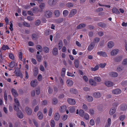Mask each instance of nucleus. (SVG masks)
<instances>
[{
	"mask_svg": "<svg viewBox=\"0 0 127 127\" xmlns=\"http://www.w3.org/2000/svg\"><path fill=\"white\" fill-rule=\"evenodd\" d=\"M52 13L49 10H46L44 12V16L47 18H51L52 15Z\"/></svg>",
	"mask_w": 127,
	"mask_h": 127,
	"instance_id": "1",
	"label": "nucleus"
},
{
	"mask_svg": "<svg viewBox=\"0 0 127 127\" xmlns=\"http://www.w3.org/2000/svg\"><path fill=\"white\" fill-rule=\"evenodd\" d=\"M77 12V11L75 9H73L71 10L69 15V17L71 18L74 16Z\"/></svg>",
	"mask_w": 127,
	"mask_h": 127,
	"instance_id": "2",
	"label": "nucleus"
},
{
	"mask_svg": "<svg viewBox=\"0 0 127 127\" xmlns=\"http://www.w3.org/2000/svg\"><path fill=\"white\" fill-rule=\"evenodd\" d=\"M15 72L17 76H20L21 78L22 77V74L20 72V68H16Z\"/></svg>",
	"mask_w": 127,
	"mask_h": 127,
	"instance_id": "3",
	"label": "nucleus"
},
{
	"mask_svg": "<svg viewBox=\"0 0 127 127\" xmlns=\"http://www.w3.org/2000/svg\"><path fill=\"white\" fill-rule=\"evenodd\" d=\"M57 2V0H49L48 3L49 5L53 6L56 5Z\"/></svg>",
	"mask_w": 127,
	"mask_h": 127,
	"instance_id": "4",
	"label": "nucleus"
},
{
	"mask_svg": "<svg viewBox=\"0 0 127 127\" xmlns=\"http://www.w3.org/2000/svg\"><path fill=\"white\" fill-rule=\"evenodd\" d=\"M121 92V90L119 89H114L112 91V94L115 95H118L120 94Z\"/></svg>",
	"mask_w": 127,
	"mask_h": 127,
	"instance_id": "5",
	"label": "nucleus"
},
{
	"mask_svg": "<svg viewBox=\"0 0 127 127\" xmlns=\"http://www.w3.org/2000/svg\"><path fill=\"white\" fill-rule=\"evenodd\" d=\"M37 84V81L36 79L32 80L30 82L31 86L33 87H35Z\"/></svg>",
	"mask_w": 127,
	"mask_h": 127,
	"instance_id": "6",
	"label": "nucleus"
},
{
	"mask_svg": "<svg viewBox=\"0 0 127 127\" xmlns=\"http://www.w3.org/2000/svg\"><path fill=\"white\" fill-rule=\"evenodd\" d=\"M117 70L118 71H121L126 70V68L123 65H119L117 68Z\"/></svg>",
	"mask_w": 127,
	"mask_h": 127,
	"instance_id": "7",
	"label": "nucleus"
},
{
	"mask_svg": "<svg viewBox=\"0 0 127 127\" xmlns=\"http://www.w3.org/2000/svg\"><path fill=\"white\" fill-rule=\"evenodd\" d=\"M89 81L90 84L93 86H95L97 85L96 82L93 79H90Z\"/></svg>",
	"mask_w": 127,
	"mask_h": 127,
	"instance_id": "8",
	"label": "nucleus"
},
{
	"mask_svg": "<svg viewBox=\"0 0 127 127\" xmlns=\"http://www.w3.org/2000/svg\"><path fill=\"white\" fill-rule=\"evenodd\" d=\"M93 96L96 98H100L101 96V94L100 92H95L93 94Z\"/></svg>",
	"mask_w": 127,
	"mask_h": 127,
	"instance_id": "9",
	"label": "nucleus"
},
{
	"mask_svg": "<svg viewBox=\"0 0 127 127\" xmlns=\"http://www.w3.org/2000/svg\"><path fill=\"white\" fill-rule=\"evenodd\" d=\"M67 101L69 104L71 105H74L76 103L75 100L71 98L68 99Z\"/></svg>",
	"mask_w": 127,
	"mask_h": 127,
	"instance_id": "10",
	"label": "nucleus"
},
{
	"mask_svg": "<svg viewBox=\"0 0 127 127\" xmlns=\"http://www.w3.org/2000/svg\"><path fill=\"white\" fill-rule=\"evenodd\" d=\"M109 74L110 77H115L118 76V73L116 72H111L109 73Z\"/></svg>",
	"mask_w": 127,
	"mask_h": 127,
	"instance_id": "11",
	"label": "nucleus"
},
{
	"mask_svg": "<svg viewBox=\"0 0 127 127\" xmlns=\"http://www.w3.org/2000/svg\"><path fill=\"white\" fill-rule=\"evenodd\" d=\"M119 50L117 49H114L111 52V55L112 56L116 55L119 52Z\"/></svg>",
	"mask_w": 127,
	"mask_h": 127,
	"instance_id": "12",
	"label": "nucleus"
},
{
	"mask_svg": "<svg viewBox=\"0 0 127 127\" xmlns=\"http://www.w3.org/2000/svg\"><path fill=\"white\" fill-rule=\"evenodd\" d=\"M52 53L53 55L55 56H57L59 53V52L58 49L56 48H53L52 50Z\"/></svg>",
	"mask_w": 127,
	"mask_h": 127,
	"instance_id": "13",
	"label": "nucleus"
},
{
	"mask_svg": "<svg viewBox=\"0 0 127 127\" xmlns=\"http://www.w3.org/2000/svg\"><path fill=\"white\" fill-rule=\"evenodd\" d=\"M25 111L27 114L31 115L32 113L31 109L28 107H26L25 108Z\"/></svg>",
	"mask_w": 127,
	"mask_h": 127,
	"instance_id": "14",
	"label": "nucleus"
},
{
	"mask_svg": "<svg viewBox=\"0 0 127 127\" xmlns=\"http://www.w3.org/2000/svg\"><path fill=\"white\" fill-rule=\"evenodd\" d=\"M114 42L112 41H110L108 42L107 43V47L109 48H111L114 46Z\"/></svg>",
	"mask_w": 127,
	"mask_h": 127,
	"instance_id": "15",
	"label": "nucleus"
},
{
	"mask_svg": "<svg viewBox=\"0 0 127 127\" xmlns=\"http://www.w3.org/2000/svg\"><path fill=\"white\" fill-rule=\"evenodd\" d=\"M105 85L108 87H111L113 85V83L110 81H106L105 82Z\"/></svg>",
	"mask_w": 127,
	"mask_h": 127,
	"instance_id": "16",
	"label": "nucleus"
},
{
	"mask_svg": "<svg viewBox=\"0 0 127 127\" xmlns=\"http://www.w3.org/2000/svg\"><path fill=\"white\" fill-rule=\"evenodd\" d=\"M112 11L113 13L117 14H120L118 9L115 7H113L112 9Z\"/></svg>",
	"mask_w": 127,
	"mask_h": 127,
	"instance_id": "17",
	"label": "nucleus"
},
{
	"mask_svg": "<svg viewBox=\"0 0 127 127\" xmlns=\"http://www.w3.org/2000/svg\"><path fill=\"white\" fill-rule=\"evenodd\" d=\"M40 8V12H41L45 7V4L44 3H41L39 6Z\"/></svg>",
	"mask_w": 127,
	"mask_h": 127,
	"instance_id": "18",
	"label": "nucleus"
},
{
	"mask_svg": "<svg viewBox=\"0 0 127 127\" xmlns=\"http://www.w3.org/2000/svg\"><path fill=\"white\" fill-rule=\"evenodd\" d=\"M97 54L100 56H102L103 57H106L107 56L105 52H98L97 53Z\"/></svg>",
	"mask_w": 127,
	"mask_h": 127,
	"instance_id": "19",
	"label": "nucleus"
},
{
	"mask_svg": "<svg viewBox=\"0 0 127 127\" xmlns=\"http://www.w3.org/2000/svg\"><path fill=\"white\" fill-rule=\"evenodd\" d=\"M66 107L65 105H63L60 107L59 110L61 113H63L66 110Z\"/></svg>",
	"mask_w": 127,
	"mask_h": 127,
	"instance_id": "20",
	"label": "nucleus"
},
{
	"mask_svg": "<svg viewBox=\"0 0 127 127\" xmlns=\"http://www.w3.org/2000/svg\"><path fill=\"white\" fill-rule=\"evenodd\" d=\"M67 86L69 87H70L72 86L73 84V81L70 79H67L66 82Z\"/></svg>",
	"mask_w": 127,
	"mask_h": 127,
	"instance_id": "21",
	"label": "nucleus"
},
{
	"mask_svg": "<svg viewBox=\"0 0 127 127\" xmlns=\"http://www.w3.org/2000/svg\"><path fill=\"white\" fill-rule=\"evenodd\" d=\"M32 11L34 13H37L39 12H40L39 9L37 7H34L32 9Z\"/></svg>",
	"mask_w": 127,
	"mask_h": 127,
	"instance_id": "22",
	"label": "nucleus"
},
{
	"mask_svg": "<svg viewBox=\"0 0 127 127\" xmlns=\"http://www.w3.org/2000/svg\"><path fill=\"white\" fill-rule=\"evenodd\" d=\"M86 98L87 100L89 102H92L93 100V97L90 96L88 95L86 96Z\"/></svg>",
	"mask_w": 127,
	"mask_h": 127,
	"instance_id": "23",
	"label": "nucleus"
},
{
	"mask_svg": "<svg viewBox=\"0 0 127 127\" xmlns=\"http://www.w3.org/2000/svg\"><path fill=\"white\" fill-rule=\"evenodd\" d=\"M37 116L39 119L42 120L43 118V115L41 112H38L37 114Z\"/></svg>",
	"mask_w": 127,
	"mask_h": 127,
	"instance_id": "24",
	"label": "nucleus"
},
{
	"mask_svg": "<svg viewBox=\"0 0 127 127\" xmlns=\"http://www.w3.org/2000/svg\"><path fill=\"white\" fill-rule=\"evenodd\" d=\"M60 117V115L59 113H56L55 114L54 116V119L55 120H59Z\"/></svg>",
	"mask_w": 127,
	"mask_h": 127,
	"instance_id": "25",
	"label": "nucleus"
},
{
	"mask_svg": "<svg viewBox=\"0 0 127 127\" xmlns=\"http://www.w3.org/2000/svg\"><path fill=\"white\" fill-rule=\"evenodd\" d=\"M86 26V25L85 24L82 23L79 24L77 27V29H81L83 28H84Z\"/></svg>",
	"mask_w": 127,
	"mask_h": 127,
	"instance_id": "26",
	"label": "nucleus"
},
{
	"mask_svg": "<svg viewBox=\"0 0 127 127\" xmlns=\"http://www.w3.org/2000/svg\"><path fill=\"white\" fill-rule=\"evenodd\" d=\"M18 117L19 118L22 119L23 118V113L21 111H19L17 113Z\"/></svg>",
	"mask_w": 127,
	"mask_h": 127,
	"instance_id": "27",
	"label": "nucleus"
},
{
	"mask_svg": "<svg viewBox=\"0 0 127 127\" xmlns=\"http://www.w3.org/2000/svg\"><path fill=\"white\" fill-rule=\"evenodd\" d=\"M12 93L15 97H16L18 96V94L17 91L14 89H12L11 90Z\"/></svg>",
	"mask_w": 127,
	"mask_h": 127,
	"instance_id": "28",
	"label": "nucleus"
},
{
	"mask_svg": "<svg viewBox=\"0 0 127 127\" xmlns=\"http://www.w3.org/2000/svg\"><path fill=\"white\" fill-rule=\"evenodd\" d=\"M94 46V43L93 42L91 43L88 47V50L90 51H91L93 48Z\"/></svg>",
	"mask_w": 127,
	"mask_h": 127,
	"instance_id": "29",
	"label": "nucleus"
},
{
	"mask_svg": "<svg viewBox=\"0 0 127 127\" xmlns=\"http://www.w3.org/2000/svg\"><path fill=\"white\" fill-rule=\"evenodd\" d=\"M116 109L115 108H112L110 110L109 113L111 115H113L116 112Z\"/></svg>",
	"mask_w": 127,
	"mask_h": 127,
	"instance_id": "30",
	"label": "nucleus"
},
{
	"mask_svg": "<svg viewBox=\"0 0 127 127\" xmlns=\"http://www.w3.org/2000/svg\"><path fill=\"white\" fill-rule=\"evenodd\" d=\"M122 57L121 56H118L114 58L115 61L117 62H119L121 61Z\"/></svg>",
	"mask_w": 127,
	"mask_h": 127,
	"instance_id": "31",
	"label": "nucleus"
},
{
	"mask_svg": "<svg viewBox=\"0 0 127 127\" xmlns=\"http://www.w3.org/2000/svg\"><path fill=\"white\" fill-rule=\"evenodd\" d=\"M54 14L56 17H59L60 15L59 11L58 10H56L54 11Z\"/></svg>",
	"mask_w": 127,
	"mask_h": 127,
	"instance_id": "32",
	"label": "nucleus"
},
{
	"mask_svg": "<svg viewBox=\"0 0 127 127\" xmlns=\"http://www.w3.org/2000/svg\"><path fill=\"white\" fill-rule=\"evenodd\" d=\"M127 107L125 104H122L120 106V109L122 111H125L127 109Z\"/></svg>",
	"mask_w": 127,
	"mask_h": 127,
	"instance_id": "33",
	"label": "nucleus"
},
{
	"mask_svg": "<svg viewBox=\"0 0 127 127\" xmlns=\"http://www.w3.org/2000/svg\"><path fill=\"white\" fill-rule=\"evenodd\" d=\"M38 73V68L36 67L34 68L33 71V75L34 76H36Z\"/></svg>",
	"mask_w": 127,
	"mask_h": 127,
	"instance_id": "34",
	"label": "nucleus"
},
{
	"mask_svg": "<svg viewBox=\"0 0 127 127\" xmlns=\"http://www.w3.org/2000/svg\"><path fill=\"white\" fill-rule=\"evenodd\" d=\"M69 110L71 113H73L74 112L75 110V108L73 107H69Z\"/></svg>",
	"mask_w": 127,
	"mask_h": 127,
	"instance_id": "35",
	"label": "nucleus"
},
{
	"mask_svg": "<svg viewBox=\"0 0 127 127\" xmlns=\"http://www.w3.org/2000/svg\"><path fill=\"white\" fill-rule=\"evenodd\" d=\"M66 6L68 8H71L74 6V4L71 2H69L66 4Z\"/></svg>",
	"mask_w": 127,
	"mask_h": 127,
	"instance_id": "36",
	"label": "nucleus"
},
{
	"mask_svg": "<svg viewBox=\"0 0 127 127\" xmlns=\"http://www.w3.org/2000/svg\"><path fill=\"white\" fill-rule=\"evenodd\" d=\"M1 49L4 50H5L7 49L8 50L10 49L9 47L7 45H3L1 47Z\"/></svg>",
	"mask_w": 127,
	"mask_h": 127,
	"instance_id": "37",
	"label": "nucleus"
},
{
	"mask_svg": "<svg viewBox=\"0 0 127 127\" xmlns=\"http://www.w3.org/2000/svg\"><path fill=\"white\" fill-rule=\"evenodd\" d=\"M70 91L72 93L76 94L77 93V91L75 89L73 88L70 89Z\"/></svg>",
	"mask_w": 127,
	"mask_h": 127,
	"instance_id": "38",
	"label": "nucleus"
},
{
	"mask_svg": "<svg viewBox=\"0 0 127 127\" xmlns=\"http://www.w3.org/2000/svg\"><path fill=\"white\" fill-rule=\"evenodd\" d=\"M14 100L15 102L14 105L20 106V104L19 100L16 98H14Z\"/></svg>",
	"mask_w": 127,
	"mask_h": 127,
	"instance_id": "39",
	"label": "nucleus"
},
{
	"mask_svg": "<svg viewBox=\"0 0 127 127\" xmlns=\"http://www.w3.org/2000/svg\"><path fill=\"white\" fill-rule=\"evenodd\" d=\"M43 51L46 53H48L49 51V49L48 47H45L43 48Z\"/></svg>",
	"mask_w": 127,
	"mask_h": 127,
	"instance_id": "40",
	"label": "nucleus"
},
{
	"mask_svg": "<svg viewBox=\"0 0 127 127\" xmlns=\"http://www.w3.org/2000/svg\"><path fill=\"white\" fill-rule=\"evenodd\" d=\"M94 79L95 81L97 82H100L101 80L100 78L98 76L94 77Z\"/></svg>",
	"mask_w": 127,
	"mask_h": 127,
	"instance_id": "41",
	"label": "nucleus"
},
{
	"mask_svg": "<svg viewBox=\"0 0 127 127\" xmlns=\"http://www.w3.org/2000/svg\"><path fill=\"white\" fill-rule=\"evenodd\" d=\"M99 68V66L98 65H96L94 67H91V70L92 71H95L97 70Z\"/></svg>",
	"mask_w": 127,
	"mask_h": 127,
	"instance_id": "42",
	"label": "nucleus"
},
{
	"mask_svg": "<svg viewBox=\"0 0 127 127\" xmlns=\"http://www.w3.org/2000/svg\"><path fill=\"white\" fill-rule=\"evenodd\" d=\"M68 14V11L67 10H64L63 12V15L64 17L66 16Z\"/></svg>",
	"mask_w": 127,
	"mask_h": 127,
	"instance_id": "43",
	"label": "nucleus"
},
{
	"mask_svg": "<svg viewBox=\"0 0 127 127\" xmlns=\"http://www.w3.org/2000/svg\"><path fill=\"white\" fill-rule=\"evenodd\" d=\"M74 64L75 67L77 68L79 66V61L77 60H75L74 62Z\"/></svg>",
	"mask_w": 127,
	"mask_h": 127,
	"instance_id": "44",
	"label": "nucleus"
},
{
	"mask_svg": "<svg viewBox=\"0 0 127 127\" xmlns=\"http://www.w3.org/2000/svg\"><path fill=\"white\" fill-rule=\"evenodd\" d=\"M38 37V35L35 33H34L32 34V38L33 39L36 40Z\"/></svg>",
	"mask_w": 127,
	"mask_h": 127,
	"instance_id": "45",
	"label": "nucleus"
},
{
	"mask_svg": "<svg viewBox=\"0 0 127 127\" xmlns=\"http://www.w3.org/2000/svg\"><path fill=\"white\" fill-rule=\"evenodd\" d=\"M50 125L51 127H55V123L54 120H51L50 122Z\"/></svg>",
	"mask_w": 127,
	"mask_h": 127,
	"instance_id": "46",
	"label": "nucleus"
},
{
	"mask_svg": "<svg viewBox=\"0 0 127 127\" xmlns=\"http://www.w3.org/2000/svg\"><path fill=\"white\" fill-rule=\"evenodd\" d=\"M82 108L83 109L86 111L88 110V107L86 104H84L82 106Z\"/></svg>",
	"mask_w": 127,
	"mask_h": 127,
	"instance_id": "47",
	"label": "nucleus"
},
{
	"mask_svg": "<svg viewBox=\"0 0 127 127\" xmlns=\"http://www.w3.org/2000/svg\"><path fill=\"white\" fill-rule=\"evenodd\" d=\"M15 64L14 62V61H12L10 63V64L9 65V66L10 68H12L15 66Z\"/></svg>",
	"mask_w": 127,
	"mask_h": 127,
	"instance_id": "48",
	"label": "nucleus"
},
{
	"mask_svg": "<svg viewBox=\"0 0 127 127\" xmlns=\"http://www.w3.org/2000/svg\"><path fill=\"white\" fill-rule=\"evenodd\" d=\"M84 111L82 109L79 110V114L80 116L81 117H83L84 116Z\"/></svg>",
	"mask_w": 127,
	"mask_h": 127,
	"instance_id": "49",
	"label": "nucleus"
},
{
	"mask_svg": "<svg viewBox=\"0 0 127 127\" xmlns=\"http://www.w3.org/2000/svg\"><path fill=\"white\" fill-rule=\"evenodd\" d=\"M20 106L14 105V109L16 111H18L19 109V106Z\"/></svg>",
	"mask_w": 127,
	"mask_h": 127,
	"instance_id": "50",
	"label": "nucleus"
},
{
	"mask_svg": "<svg viewBox=\"0 0 127 127\" xmlns=\"http://www.w3.org/2000/svg\"><path fill=\"white\" fill-rule=\"evenodd\" d=\"M103 9L102 8H99L95 10V11L97 12L102 11H103Z\"/></svg>",
	"mask_w": 127,
	"mask_h": 127,
	"instance_id": "51",
	"label": "nucleus"
},
{
	"mask_svg": "<svg viewBox=\"0 0 127 127\" xmlns=\"http://www.w3.org/2000/svg\"><path fill=\"white\" fill-rule=\"evenodd\" d=\"M36 49L40 52L42 51V47L39 45H37L36 47Z\"/></svg>",
	"mask_w": 127,
	"mask_h": 127,
	"instance_id": "52",
	"label": "nucleus"
},
{
	"mask_svg": "<svg viewBox=\"0 0 127 127\" xmlns=\"http://www.w3.org/2000/svg\"><path fill=\"white\" fill-rule=\"evenodd\" d=\"M53 92V90L51 87H48V93L49 94H51Z\"/></svg>",
	"mask_w": 127,
	"mask_h": 127,
	"instance_id": "53",
	"label": "nucleus"
},
{
	"mask_svg": "<svg viewBox=\"0 0 127 127\" xmlns=\"http://www.w3.org/2000/svg\"><path fill=\"white\" fill-rule=\"evenodd\" d=\"M58 102L56 98H54L53 99V103L54 104H56Z\"/></svg>",
	"mask_w": 127,
	"mask_h": 127,
	"instance_id": "54",
	"label": "nucleus"
},
{
	"mask_svg": "<svg viewBox=\"0 0 127 127\" xmlns=\"http://www.w3.org/2000/svg\"><path fill=\"white\" fill-rule=\"evenodd\" d=\"M84 117L85 119L87 120L89 118V116L88 114L86 113Z\"/></svg>",
	"mask_w": 127,
	"mask_h": 127,
	"instance_id": "55",
	"label": "nucleus"
},
{
	"mask_svg": "<svg viewBox=\"0 0 127 127\" xmlns=\"http://www.w3.org/2000/svg\"><path fill=\"white\" fill-rule=\"evenodd\" d=\"M41 56L40 55H37L36 57L38 61L40 62L41 61Z\"/></svg>",
	"mask_w": 127,
	"mask_h": 127,
	"instance_id": "56",
	"label": "nucleus"
},
{
	"mask_svg": "<svg viewBox=\"0 0 127 127\" xmlns=\"http://www.w3.org/2000/svg\"><path fill=\"white\" fill-rule=\"evenodd\" d=\"M40 23L41 21L40 20H37L35 21V24L36 26H38L40 24Z\"/></svg>",
	"mask_w": 127,
	"mask_h": 127,
	"instance_id": "57",
	"label": "nucleus"
},
{
	"mask_svg": "<svg viewBox=\"0 0 127 127\" xmlns=\"http://www.w3.org/2000/svg\"><path fill=\"white\" fill-rule=\"evenodd\" d=\"M23 24L24 26L27 27H29L30 26V25L29 24L25 22H24L23 23Z\"/></svg>",
	"mask_w": 127,
	"mask_h": 127,
	"instance_id": "58",
	"label": "nucleus"
},
{
	"mask_svg": "<svg viewBox=\"0 0 127 127\" xmlns=\"http://www.w3.org/2000/svg\"><path fill=\"white\" fill-rule=\"evenodd\" d=\"M47 100H44L41 102V104L42 105H45L47 104Z\"/></svg>",
	"mask_w": 127,
	"mask_h": 127,
	"instance_id": "59",
	"label": "nucleus"
},
{
	"mask_svg": "<svg viewBox=\"0 0 127 127\" xmlns=\"http://www.w3.org/2000/svg\"><path fill=\"white\" fill-rule=\"evenodd\" d=\"M42 75L40 74H39L37 77V79L39 81H41L42 80Z\"/></svg>",
	"mask_w": 127,
	"mask_h": 127,
	"instance_id": "60",
	"label": "nucleus"
},
{
	"mask_svg": "<svg viewBox=\"0 0 127 127\" xmlns=\"http://www.w3.org/2000/svg\"><path fill=\"white\" fill-rule=\"evenodd\" d=\"M58 48L59 50H60L63 46L62 42H60L58 44Z\"/></svg>",
	"mask_w": 127,
	"mask_h": 127,
	"instance_id": "61",
	"label": "nucleus"
},
{
	"mask_svg": "<svg viewBox=\"0 0 127 127\" xmlns=\"http://www.w3.org/2000/svg\"><path fill=\"white\" fill-rule=\"evenodd\" d=\"M90 124L92 126L94 125L95 124V122L94 120L92 119L90 120Z\"/></svg>",
	"mask_w": 127,
	"mask_h": 127,
	"instance_id": "62",
	"label": "nucleus"
},
{
	"mask_svg": "<svg viewBox=\"0 0 127 127\" xmlns=\"http://www.w3.org/2000/svg\"><path fill=\"white\" fill-rule=\"evenodd\" d=\"M45 34L46 35H48L50 34V31L49 30H46L44 32Z\"/></svg>",
	"mask_w": 127,
	"mask_h": 127,
	"instance_id": "63",
	"label": "nucleus"
},
{
	"mask_svg": "<svg viewBox=\"0 0 127 127\" xmlns=\"http://www.w3.org/2000/svg\"><path fill=\"white\" fill-rule=\"evenodd\" d=\"M124 65H126L127 64V59H124L122 63Z\"/></svg>",
	"mask_w": 127,
	"mask_h": 127,
	"instance_id": "64",
	"label": "nucleus"
}]
</instances>
